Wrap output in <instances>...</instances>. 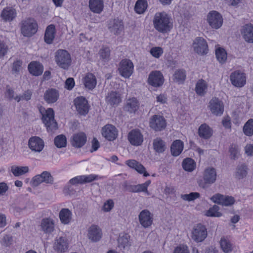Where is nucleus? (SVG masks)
Instances as JSON below:
<instances>
[{
	"label": "nucleus",
	"mask_w": 253,
	"mask_h": 253,
	"mask_svg": "<svg viewBox=\"0 0 253 253\" xmlns=\"http://www.w3.org/2000/svg\"><path fill=\"white\" fill-rule=\"evenodd\" d=\"M154 27L159 32L167 33L173 27V23L170 17L165 12H157L153 18Z\"/></svg>",
	"instance_id": "1"
},
{
	"label": "nucleus",
	"mask_w": 253,
	"mask_h": 253,
	"mask_svg": "<svg viewBox=\"0 0 253 253\" xmlns=\"http://www.w3.org/2000/svg\"><path fill=\"white\" fill-rule=\"evenodd\" d=\"M38 109L42 115V120L45 126L48 131H52L57 128V124L54 119V112L52 108L45 109L41 105L38 106Z\"/></svg>",
	"instance_id": "2"
},
{
	"label": "nucleus",
	"mask_w": 253,
	"mask_h": 253,
	"mask_svg": "<svg viewBox=\"0 0 253 253\" xmlns=\"http://www.w3.org/2000/svg\"><path fill=\"white\" fill-rule=\"evenodd\" d=\"M55 60L60 68L68 69L71 63L70 53L66 50L59 49L55 52Z\"/></svg>",
	"instance_id": "3"
},
{
	"label": "nucleus",
	"mask_w": 253,
	"mask_h": 253,
	"mask_svg": "<svg viewBox=\"0 0 253 253\" xmlns=\"http://www.w3.org/2000/svg\"><path fill=\"white\" fill-rule=\"evenodd\" d=\"M38 29L36 21L32 18H28L22 22L21 33L25 37H31L35 34Z\"/></svg>",
	"instance_id": "4"
},
{
	"label": "nucleus",
	"mask_w": 253,
	"mask_h": 253,
	"mask_svg": "<svg viewBox=\"0 0 253 253\" xmlns=\"http://www.w3.org/2000/svg\"><path fill=\"white\" fill-rule=\"evenodd\" d=\"M74 104L78 113L82 116H85L89 112L90 106L87 99L80 96L74 100Z\"/></svg>",
	"instance_id": "5"
},
{
	"label": "nucleus",
	"mask_w": 253,
	"mask_h": 253,
	"mask_svg": "<svg viewBox=\"0 0 253 253\" xmlns=\"http://www.w3.org/2000/svg\"><path fill=\"white\" fill-rule=\"evenodd\" d=\"M54 178L50 173L47 171H44L40 174L35 175L32 179V185L34 187L39 186L42 183L52 184Z\"/></svg>",
	"instance_id": "6"
},
{
	"label": "nucleus",
	"mask_w": 253,
	"mask_h": 253,
	"mask_svg": "<svg viewBox=\"0 0 253 253\" xmlns=\"http://www.w3.org/2000/svg\"><path fill=\"white\" fill-rule=\"evenodd\" d=\"M133 64L131 61L125 59L120 62L118 70L122 77L128 78L133 73Z\"/></svg>",
	"instance_id": "7"
},
{
	"label": "nucleus",
	"mask_w": 253,
	"mask_h": 253,
	"mask_svg": "<svg viewBox=\"0 0 253 253\" xmlns=\"http://www.w3.org/2000/svg\"><path fill=\"white\" fill-rule=\"evenodd\" d=\"M192 238L197 242L203 241L207 236V231L205 226L198 223L193 226L192 230Z\"/></svg>",
	"instance_id": "8"
},
{
	"label": "nucleus",
	"mask_w": 253,
	"mask_h": 253,
	"mask_svg": "<svg viewBox=\"0 0 253 253\" xmlns=\"http://www.w3.org/2000/svg\"><path fill=\"white\" fill-rule=\"evenodd\" d=\"M150 127L155 131H161L165 128L167 126L166 121L162 116L154 115L149 121Z\"/></svg>",
	"instance_id": "9"
},
{
	"label": "nucleus",
	"mask_w": 253,
	"mask_h": 253,
	"mask_svg": "<svg viewBox=\"0 0 253 253\" xmlns=\"http://www.w3.org/2000/svg\"><path fill=\"white\" fill-rule=\"evenodd\" d=\"M209 25L214 29H217L222 25L223 18L221 15L216 11H210L207 17Z\"/></svg>",
	"instance_id": "10"
},
{
	"label": "nucleus",
	"mask_w": 253,
	"mask_h": 253,
	"mask_svg": "<svg viewBox=\"0 0 253 253\" xmlns=\"http://www.w3.org/2000/svg\"><path fill=\"white\" fill-rule=\"evenodd\" d=\"M193 47L194 50L198 54H206L208 52V46L207 42L201 37H197L193 41Z\"/></svg>",
	"instance_id": "11"
},
{
	"label": "nucleus",
	"mask_w": 253,
	"mask_h": 253,
	"mask_svg": "<svg viewBox=\"0 0 253 253\" xmlns=\"http://www.w3.org/2000/svg\"><path fill=\"white\" fill-rule=\"evenodd\" d=\"M139 221L145 228L151 226L153 221V215L148 210H142L138 215Z\"/></svg>",
	"instance_id": "12"
},
{
	"label": "nucleus",
	"mask_w": 253,
	"mask_h": 253,
	"mask_svg": "<svg viewBox=\"0 0 253 253\" xmlns=\"http://www.w3.org/2000/svg\"><path fill=\"white\" fill-rule=\"evenodd\" d=\"M148 82L149 84L154 87H160L164 82L163 75L160 71H152L149 75Z\"/></svg>",
	"instance_id": "13"
},
{
	"label": "nucleus",
	"mask_w": 253,
	"mask_h": 253,
	"mask_svg": "<svg viewBox=\"0 0 253 253\" xmlns=\"http://www.w3.org/2000/svg\"><path fill=\"white\" fill-rule=\"evenodd\" d=\"M209 107L211 113L216 116L221 115L224 111L223 102L216 97L213 98L210 100Z\"/></svg>",
	"instance_id": "14"
},
{
	"label": "nucleus",
	"mask_w": 253,
	"mask_h": 253,
	"mask_svg": "<svg viewBox=\"0 0 253 253\" xmlns=\"http://www.w3.org/2000/svg\"><path fill=\"white\" fill-rule=\"evenodd\" d=\"M217 177L216 169L211 167L206 168L203 172V180L205 185H210L214 183Z\"/></svg>",
	"instance_id": "15"
},
{
	"label": "nucleus",
	"mask_w": 253,
	"mask_h": 253,
	"mask_svg": "<svg viewBox=\"0 0 253 253\" xmlns=\"http://www.w3.org/2000/svg\"><path fill=\"white\" fill-rule=\"evenodd\" d=\"M230 78L232 84L236 87H241L246 83L245 74L238 71L232 73Z\"/></svg>",
	"instance_id": "16"
},
{
	"label": "nucleus",
	"mask_w": 253,
	"mask_h": 253,
	"mask_svg": "<svg viewBox=\"0 0 253 253\" xmlns=\"http://www.w3.org/2000/svg\"><path fill=\"white\" fill-rule=\"evenodd\" d=\"M102 135L107 140L113 141L118 136L117 128L112 125H106L102 128Z\"/></svg>",
	"instance_id": "17"
},
{
	"label": "nucleus",
	"mask_w": 253,
	"mask_h": 253,
	"mask_svg": "<svg viewBox=\"0 0 253 253\" xmlns=\"http://www.w3.org/2000/svg\"><path fill=\"white\" fill-rule=\"evenodd\" d=\"M68 247L67 239L65 237H60L55 240L53 248L57 253H64L68 251Z\"/></svg>",
	"instance_id": "18"
},
{
	"label": "nucleus",
	"mask_w": 253,
	"mask_h": 253,
	"mask_svg": "<svg viewBox=\"0 0 253 253\" xmlns=\"http://www.w3.org/2000/svg\"><path fill=\"white\" fill-rule=\"evenodd\" d=\"M28 146L32 151L40 152L43 150L44 143L42 139L39 137L33 136L29 139Z\"/></svg>",
	"instance_id": "19"
},
{
	"label": "nucleus",
	"mask_w": 253,
	"mask_h": 253,
	"mask_svg": "<svg viewBox=\"0 0 253 253\" xmlns=\"http://www.w3.org/2000/svg\"><path fill=\"white\" fill-rule=\"evenodd\" d=\"M87 137L84 132H79L73 134L71 139V143L72 146L80 148L86 143Z\"/></svg>",
	"instance_id": "20"
},
{
	"label": "nucleus",
	"mask_w": 253,
	"mask_h": 253,
	"mask_svg": "<svg viewBox=\"0 0 253 253\" xmlns=\"http://www.w3.org/2000/svg\"><path fill=\"white\" fill-rule=\"evenodd\" d=\"M128 140L134 146H139L143 141V135L138 129L131 130L128 134Z\"/></svg>",
	"instance_id": "21"
},
{
	"label": "nucleus",
	"mask_w": 253,
	"mask_h": 253,
	"mask_svg": "<svg viewBox=\"0 0 253 253\" xmlns=\"http://www.w3.org/2000/svg\"><path fill=\"white\" fill-rule=\"evenodd\" d=\"M98 175L95 174H89L87 175H80L76 176L69 181V182L72 185L77 184H84L89 183L97 179Z\"/></svg>",
	"instance_id": "22"
},
{
	"label": "nucleus",
	"mask_w": 253,
	"mask_h": 253,
	"mask_svg": "<svg viewBox=\"0 0 253 253\" xmlns=\"http://www.w3.org/2000/svg\"><path fill=\"white\" fill-rule=\"evenodd\" d=\"M108 29L111 33L115 35H118L124 30L123 22L118 19L111 20L108 24Z\"/></svg>",
	"instance_id": "23"
},
{
	"label": "nucleus",
	"mask_w": 253,
	"mask_h": 253,
	"mask_svg": "<svg viewBox=\"0 0 253 253\" xmlns=\"http://www.w3.org/2000/svg\"><path fill=\"white\" fill-rule=\"evenodd\" d=\"M59 97V92L58 90L55 88H48L47 89L43 95L44 101L48 104H51L56 102Z\"/></svg>",
	"instance_id": "24"
},
{
	"label": "nucleus",
	"mask_w": 253,
	"mask_h": 253,
	"mask_svg": "<svg viewBox=\"0 0 253 253\" xmlns=\"http://www.w3.org/2000/svg\"><path fill=\"white\" fill-rule=\"evenodd\" d=\"M241 34L246 42L253 43V25L247 24L243 26L241 30Z\"/></svg>",
	"instance_id": "25"
},
{
	"label": "nucleus",
	"mask_w": 253,
	"mask_h": 253,
	"mask_svg": "<svg viewBox=\"0 0 253 253\" xmlns=\"http://www.w3.org/2000/svg\"><path fill=\"white\" fill-rule=\"evenodd\" d=\"M118 244L121 250H128L131 246L130 235L125 233L120 234L118 239Z\"/></svg>",
	"instance_id": "26"
},
{
	"label": "nucleus",
	"mask_w": 253,
	"mask_h": 253,
	"mask_svg": "<svg viewBox=\"0 0 253 253\" xmlns=\"http://www.w3.org/2000/svg\"><path fill=\"white\" fill-rule=\"evenodd\" d=\"M126 164L129 168L135 169L139 173L143 174L144 176L149 175L144 166L135 160H127L126 162Z\"/></svg>",
	"instance_id": "27"
},
{
	"label": "nucleus",
	"mask_w": 253,
	"mask_h": 253,
	"mask_svg": "<svg viewBox=\"0 0 253 253\" xmlns=\"http://www.w3.org/2000/svg\"><path fill=\"white\" fill-rule=\"evenodd\" d=\"M87 236L93 242L99 241L101 237L100 229L96 225H91L88 229Z\"/></svg>",
	"instance_id": "28"
},
{
	"label": "nucleus",
	"mask_w": 253,
	"mask_h": 253,
	"mask_svg": "<svg viewBox=\"0 0 253 253\" xmlns=\"http://www.w3.org/2000/svg\"><path fill=\"white\" fill-rule=\"evenodd\" d=\"M139 103L138 100L132 97L126 100L124 109L130 113H135L139 108Z\"/></svg>",
	"instance_id": "29"
},
{
	"label": "nucleus",
	"mask_w": 253,
	"mask_h": 253,
	"mask_svg": "<svg viewBox=\"0 0 253 253\" xmlns=\"http://www.w3.org/2000/svg\"><path fill=\"white\" fill-rule=\"evenodd\" d=\"M28 70L32 75L38 76L42 73L43 67L40 62L33 61L28 65Z\"/></svg>",
	"instance_id": "30"
},
{
	"label": "nucleus",
	"mask_w": 253,
	"mask_h": 253,
	"mask_svg": "<svg viewBox=\"0 0 253 253\" xmlns=\"http://www.w3.org/2000/svg\"><path fill=\"white\" fill-rule=\"evenodd\" d=\"M41 229L45 233H51L54 229V222L50 218H43L41 221Z\"/></svg>",
	"instance_id": "31"
},
{
	"label": "nucleus",
	"mask_w": 253,
	"mask_h": 253,
	"mask_svg": "<svg viewBox=\"0 0 253 253\" xmlns=\"http://www.w3.org/2000/svg\"><path fill=\"white\" fill-rule=\"evenodd\" d=\"M83 83L86 88L92 90L96 86L97 81L96 77L93 74L87 73L83 79Z\"/></svg>",
	"instance_id": "32"
},
{
	"label": "nucleus",
	"mask_w": 253,
	"mask_h": 253,
	"mask_svg": "<svg viewBox=\"0 0 253 253\" xmlns=\"http://www.w3.org/2000/svg\"><path fill=\"white\" fill-rule=\"evenodd\" d=\"M212 129L207 124H204L201 125L198 129V133L200 137L208 139L212 135Z\"/></svg>",
	"instance_id": "33"
},
{
	"label": "nucleus",
	"mask_w": 253,
	"mask_h": 253,
	"mask_svg": "<svg viewBox=\"0 0 253 253\" xmlns=\"http://www.w3.org/2000/svg\"><path fill=\"white\" fill-rule=\"evenodd\" d=\"M106 102L111 105H117L121 101L120 94L116 91H111L106 97Z\"/></svg>",
	"instance_id": "34"
},
{
	"label": "nucleus",
	"mask_w": 253,
	"mask_h": 253,
	"mask_svg": "<svg viewBox=\"0 0 253 253\" xmlns=\"http://www.w3.org/2000/svg\"><path fill=\"white\" fill-rule=\"evenodd\" d=\"M89 7L94 13H100L103 9V1L102 0H89Z\"/></svg>",
	"instance_id": "35"
},
{
	"label": "nucleus",
	"mask_w": 253,
	"mask_h": 253,
	"mask_svg": "<svg viewBox=\"0 0 253 253\" xmlns=\"http://www.w3.org/2000/svg\"><path fill=\"white\" fill-rule=\"evenodd\" d=\"M72 212L66 208L61 209L59 213V217L62 223L69 224L72 219Z\"/></svg>",
	"instance_id": "36"
},
{
	"label": "nucleus",
	"mask_w": 253,
	"mask_h": 253,
	"mask_svg": "<svg viewBox=\"0 0 253 253\" xmlns=\"http://www.w3.org/2000/svg\"><path fill=\"white\" fill-rule=\"evenodd\" d=\"M55 28L54 25L51 24L47 26L44 34V41L48 44L52 42L55 37Z\"/></svg>",
	"instance_id": "37"
},
{
	"label": "nucleus",
	"mask_w": 253,
	"mask_h": 253,
	"mask_svg": "<svg viewBox=\"0 0 253 253\" xmlns=\"http://www.w3.org/2000/svg\"><path fill=\"white\" fill-rule=\"evenodd\" d=\"M183 149V144L180 140L174 141L170 147V151L172 155L177 156L180 154Z\"/></svg>",
	"instance_id": "38"
},
{
	"label": "nucleus",
	"mask_w": 253,
	"mask_h": 253,
	"mask_svg": "<svg viewBox=\"0 0 253 253\" xmlns=\"http://www.w3.org/2000/svg\"><path fill=\"white\" fill-rule=\"evenodd\" d=\"M1 17L4 21H11L16 16V12L14 9L10 7H6L3 9L1 13Z\"/></svg>",
	"instance_id": "39"
},
{
	"label": "nucleus",
	"mask_w": 253,
	"mask_h": 253,
	"mask_svg": "<svg viewBox=\"0 0 253 253\" xmlns=\"http://www.w3.org/2000/svg\"><path fill=\"white\" fill-rule=\"evenodd\" d=\"M153 145L155 151L159 153L164 152L166 148L165 142L160 138H157L154 139Z\"/></svg>",
	"instance_id": "40"
},
{
	"label": "nucleus",
	"mask_w": 253,
	"mask_h": 253,
	"mask_svg": "<svg viewBox=\"0 0 253 253\" xmlns=\"http://www.w3.org/2000/svg\"><path fill=\"white\" fill-rule=\"evenodd\" d=\"M221 250L225 253H230L233 249V245L230 241L225 238H221L220 241Z\"/></svg>",
	"instance_id": "41"
},
{
	"label": "nucleus",
	"mask_w": 253,
	"mask_h": 253,
	"mask_svg": "<svg viewBox=\"0 0 253 253\" xmlns=\"http://www.w3.org/2000/svg\"><path fill=\"white\" fill-rule=\"evenodd\" d=\"M207 84L204 80H200L196 84L195 90L197 94L204 96L207 92Z\"/></svg>",
	"instance_id": "42"
},
{
	"label": "nucleus",
	"mask_w": 253,
	"mask_h": 253,
	"mask_svg": "<svg viewBox=\"0 0 253 253\" xmlns=\"http://www.w3.org/2000/svg\"><path fill=\"white\" fill-rule=\"evenodd\" d=\"M111 50L108 47H102L99 51L100 59L104 62H107L110 59Z\"/></svg>",
	"instance_id": "43"
},
{
	"label": "nucleus",
	"mask_w": 253,
	"mask_h": 253,
	"mask_svg": "<svg viewBox=\"0 0 253 253\" xmlns=\"http://www.w3.org/2000/svg\"><path fill=\"white\" fill-rule=\"evenodd\" d=\"M215 55L217 60L220 64L225 63L227 60V53L225 50L221 47L217 48L215 50Z\"/></svg>",
	"instance_id": "44"
},
{
	"label": "nucleus",
	"mask_w": 253,
	"mask_h": 253,
	"mask_svg": "<svg viewBox=\"0 0 253 253\" xmlns=\"http://www.w3.org/2000/svg\"><path fill=\"white\" fill-rule=\"evenodd\" d=\"M186 79V73L184 70L179 69L176 71L173 75V80L179 84L183 83Z\"/></svg>",
	"instance_id": "45"
},
{
	"label": "nucleus",
	"mask_w": 253,
	"mask_h": 253,
	"mask_svg": "<svg viewBox=\"0 0 253 253\" xmlns=\"http://www.w3.org/2000/svg\"><path fill=\"white\" fill-rule=\"evenodd\" d=\"M147 7V3L145 0H138L135 5L134 10L137 13H143Z\"/></svg>",
	"instance_id": "46"
},
{
	"label": "nucleus",
	"mask_w": 253,
	"mask_h": 253,
	"mask_svg": "<svg viewBox=\"0 0 253 253\" xmlns=\"http://www.w3.org/2000/svg\"><path fill=\"white\" fill-rule=\"evenodd\" d=\"M29 171V168L27 166L18 167L15 166L11 168V172L15 176L23 175Z\"/></svg>",
	"instance_id": "47"
},
{
	"label": "nucleus",
	"mask_w": 253,
	"mask_h": 253,
	"mask_svg": "<svg viewBox=\"0 0 253 253\" xmlns=\"http://www.w3.org/2000/svg\"><path fill=\"white\" fill-rule=\"evenodd\" d=\"M55 146L58 148H62L66 146L67 139L63 134L59 135L55 137L54 140Z\"/></svg>",
	"instance_id": "48"
},
{
	"label": "nucleus",
	"mask_w": 253,
	"mask_h": 253,
	"mask_svg": "<svg viewBox=\"0 0 253 253\" xmlns=\"http://www.w3.org/2000/svg\"><path fill=\"white\" fill-rule=\"evenodd\" d=\"M243 131L247 136L253 135V119H250L246 122L243 127Z\"/></svg>",
	"instance_id": "49"
},
{
	"label": "nucleus",
	"mask_w": 253,
	"mask_h": 253,
	"mask_svg": "<svg viewBox=\"0 0 253 253\" xmlns=\"http://www.w3.org/2000/svg\"><path fill=\"white\" fill-rule=\"evenodd\" d=\"M247 174V168L245 165H242L239 166L237 169L236 172V176L241 179L245 177Z\"/></svg>",
	"instance_id": "50"
},
{
	"label": "nucleus",
	"mask_w": 253,
	"mask_h": 253,
	"mask_svg": "<svg viewBox=\"0 0 253 253\" xmlns=\"http://www.w3.org/2000/svg\"><path fill=\"white\" fill-rule=\"evenodd\" d=\"M32 95L31 90L28 89L25 91L21 95H17L14 97V99L18 102L21 100L29 101L31 99Z\"/></svg>",
	"instance_id": "51"
},
{
	"label": "nucleus",
	"mask_w": 253,
	"mask_h": 253,
	"mask_svg": "<svg viewBox=\"0 0 253 253\" xmlns=\"http://www.w3.org/2000/svg\"><path fill=\"white\" fill-rule=\"evenodd\" d=\"M218 210L219 207L216 205H214L206 212V214L208 216L220 217L222 214L218 211Z\"/></svg>",
	"instance_id": "52"
},
{
	"label": "nucleus",
	"mask_w": 253,
	"mask_h": 253,
	"mask_svg": "<svg viewBox=\"0 0 253 253\" xmlns=\"http://www.w3.org/2000/svg\"><path fill=\"white\" fill-rule=\"evenodd\" d=\"M22 61L20 60L15 61L12 65V73L13 74H18L21 69Z\"/></svg>",
	"instance_id": "53"
},
{
	"label": "nucleus",
	"mask_w": 253,
	"mask_h": 253,
	"mask_svg": "<svg viewBox=\"0 0 253 253\" xmlns=\"http://www.w3.org/2000/svg\"><path fill=\"white\" fill-rule=\"evenodd\" d=\"M150 53L153 57L158 58L163 53V50L161 47H154L151 49Z\"/></svg>",
	"instance_id": "54"
},
{
	"label": "nucleus",
	"mask_w": 253,
	"mask_h": 253,
	"mask_svg": "<svg viewBox=\"0 0 253 253\" xmlns=\"http://www.w3.org/2000/svg\"><path fill=\"white\" fill-rule=\"evenodd\" d=\"M224 195L217 193L211 198V200L215 203L221 205L223 203Z\"/></svg>",
	"instance_id": "55"
},
{
	"label": "nucleus",
	"mask_w": 253,
	"mask_h": 253,
	"mask_svg": "<svg viewBox=\"0 0 253 253\" xmlns=\"http://www.w3.org/2000/svg\"><path fill=\"white\" fill-rule=\"evenodd\" d=\"M222 206H230L234 204L235 202L234 198L231 196H224L223 199Z\"/></svg>",
	"instance_id": "56"
},
{
	"label": "nucleus",
	"mask_w": 253,
	"mask_h": 253,
	"mask_svg": "<svg viewBox=\"0 0 253 253\" xmlns=\"http://www.w3.org/2000/svg\"><path fill=\"white\" fill-rule=\"evenodd\" d=\"M229 152L232 158L236 159L239 154L238 147L235 145H232L230 148Z\"/></svg>",
	"instance_id": "57"
},
{
	"label": "nucleus",
	"mask_w": 253,
	"mask_h": 253,
	"mask_svg": "<svg viewBox=\"0 0 253 253\" xmlns=\"http://www.w3.org/2000/svg\"><path fill=\"white\" fill-rule=\"evenodd\" d=\"M114 207V202L112 200L107 201L103 206V210L105 211H109Z\"/></svg>",
	"instance_id": "58"
},
{
	"label": "nucleus",
	"mask_w": 253,
	"mask_h": 253,
	"mask_svg": "<svg viewBox=\"0 0 253 253\" xmlns=\"http://www.w3.org/2000/svg\"><path fill=\"white\" fill-rule=\"evenodd\" d=\"M8 46L4 42H0V58L3 57L7 52Z\"/></svg>",
	"instance_id": "59"
},
{
	"label": "nucleus",
	"mask_w": 253,
	"mask_h": 253,
	"mask_svg": "<svg viewBox=\"0 0 253 253\" xmlns=\"http://www.w3.org/2000/svg\"><path fill=\"white\" fill-rule=\"evenodd\" d=\"M173 253H189L187 246L180 245L175 248Z\"/></svg>",
	"instance_id": "60"
},
{
	"label": "nucleus",
	"mask_w": 253,
	"mask_h": 253,
	"mask_svg": "<svg viewBox=\"0 0 253 253\" xmlns=\"http://www.w3.org/2000/svg\"><path fill=\"white\" fill-rule=\"evenodd\" d=\"M75 85V82L73 78H69L65 82V87L69 90L72 89Z\"/></svg>",
	"instance_id": "61"
},
{
	"label": "nucleus",
	"mask_w": 253,
	"mask_h": 253,
	"mask_svg": "<svg viewBox=\"0 0 253 253\" xmlns=\"http://www.w3.org/2000/svg\"><path fill=\"white\" fill-rule=\"evenodd\" d=\"M12 242V237L9 235H5L2 239V243L6 247L9 246Z\"/></svg>",
	"instance_id": "62"
},
{
	"label": "nucleus",
	"mask_w": 253,
	"mask_h": 253,
	"mask_svg": "<svg viewBox=\"0 0 253 253\" xmlns=\"http://www.w3.org/2000/svg\"><path fill=\"white\" fill-rule=\"evenodd\" d=\"M14 91L9 86H6L5 96L9 98L10 99H14Z\"/></svg>",
	"instance_id": "63"
},
{
	"label": "nucleus",
	"mask_w": 253,
	"mask_h": 253,
	"mask_svg": "<svg viewBox=\"0 0 253 253\" xmlns=\"http://www.w3.org/2000/svg\"><path fill=\"white\" fill-rule=\"evenodd\" d=\"M246 154L248 156H253V144H247L245 147Z\"/></svg>",
	"instance_id": "64"
}]
</instances>
